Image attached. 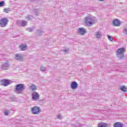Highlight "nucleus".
I'll return each instance as SVG.
<instances>
[{"mask_svg":"<svg viewBox=\"0 0 127 127\" xmlns=\"http://www.w3.org/2000/svg\"><path fill=\"white\" fill-rule=\"evenodd\" d=\"M84 23L85 25H89L91 26L93 23H94V20H93V18L91 16L86 17Z\"/></svg>","mask_w":127,"mask_h":127,"instance_id":"f257e3e1","label":"nucleus"},{"mask_svg":"<svg viewBox=\"0 0 127 127\" xmlns=\"http://www.w3.org/2000/svg\"><path fill=\"white\" fill-rule=\"evenodd\" d=\"M24 90V85L23 84H19L16 85L15 91L16 93H21V91Z\"/></svg>","mask_w":127,"mask_h":127,"instance_id":"f03ea898","label":"nucleus"},{"mask_svg":"<svg viewBox=\"0 0 127 127\" xmlns=\"http://www.w3.org/2000/svg\"><path fill=\"white\" fill-rule=\"evenodd\" d=\"M31 110L33 115H38L40 113V108L37 106L32 108Z\"/></svg>","mask_w":127,"mask_h":127,"instance_id":"7ed1b4c3","label":"nucleus"},{"mask_svg":"<svg viewBox=\"0 0 127 127\" xmlns=\"http://www.w3.org/2000/svg\"><path fill=\"white\" fill-rule=\"evenodd\" d=\"M7 22H8L7 19L2 18L0 20V25L1 27H4Z\"/></svg>","mask_w":127,"mask_h":127,"instance_id":"20e7f679","label":"nucleus"},{"mask_svg":"<svg viewBox=\"0 0 127 127\" xmlns=\"http://www.w3.org/2000/svg\"><path fill=\"white\" fill-rule=\"evenodd\" d=\"M1 85L2 86H8L9 85V81L6 80V79H3L2 80H0Z\"/></svg>","mask_w":127,"mask_h":127,"instance_id":"39448f33","label":"nucleus"},{"mask_svg":"<svg viewBox=\"0 0 127 127\" xmlns=\"http://www.w3.org/2000/svg\"><path fill=\"white\" fill-rule=\"evenodd\" d=\"M126 52V49L124 48H121L119 49L117 52V54H119V55H122V54H124L125 52Z\"/></svg>","mask_w":127,"mask_h":127,"instance_id":"423d86ee","label":"nucleus"},{"mask_svg":"<svg viewBox=\"0 0 127 127\" xmlns=\"http://www.w3.org/2000/svg\"><path fill=\"white\" fill-rule=\"evenodd\" d=\"M32 99L35 101L38 100V99H39V94L36 92H34L32 95Z\"/></svg>","mask_w":127,"mask_h":127,"instance_id":"0eeeda50","label":"nucleus"},{"mask_svg":"<svg viewBox=\"0 0 127 127\" xmlns=\"http://www.w3.org/2000/svg\"><path fill=\"white\" fill-rule=\"evenodd\" d=\"M113 25L114 26H120L121 25V22L118 19H115L113 21Z\"/></svg>","mask_w":127,"mask_h":127,"instance_id":"6e6552de","label":"nucleus"},{"mask_svg":"<svg viewBox=\"0 0 127 127\" xmlns=\"http://www.w3.org/2000/svg\"><path fill=\"white\" fill-rule=\"evenodd\" d=\"M78 33H79V34L83 35V34H85V33L86 32V30L83 28H80L78 29Z\"/></svg>","mask_w":127,"mask_h":127,"instance_id":"1a4fd4ad","label":"nucleus"},{"mask_svg":"<svg viewBox=\"0 0 127 127\" xmlns=\"http://www.w3.org/2000/svg\"><path fill=\"white\" fill-rule=\"evenodd\" d=\"M71 87L73 90H75V89L78 87V83L76 82H72L71 84Z\"/></svg>","mask_w":127,"mask_h":127,"instance_id":"9d476101","label":"nucleus"},{"mask_svg":"<svg viewBox=\"0 0 127 127\" xmlns=\"http://www.w3.org/2000/svg\"><path fill=\"white\" fill-rule=\"evenodd\" d=\"M19 48L22 51H24L27 49V46L23 45V44H21L19 46Z\"/></svg>","mask_w":127,"mask_h":127,"instance_id":"9b49d317","label":"nucleus"},{"mask_svg":"<svg viewBox=\"0 0 127 127\" xmlns=\"http://www.w3.org/2000/svg\"><path fill=\"white\" fill-rule=\"evenodd\" d=\"M108 126V124L106 123H100L98 125V127H107Z\"/></svg>","mask_w":127,"mask_h":127,"instance_id":"f8f14e48","label":"nucleus"},{"mask_svg":"<svg viewBox=\"0 0 127 127\" xmlns=\"http://www.w3.org/2000/svg\"><path fill=\"white\" fill-rule=\"evenodd\" d=\"M30 89L32 90V91H35V90L37 89V87L34 84H32L30 87Z\"/></svg>","mask_w":127,"mask_h":127,"instance_id":"ddd939ff","label":"nucleus"},{"mask_svg":"<svg viewBox=\"0 0 127 127\" xmlns=\"http://www.w3.org/2000/svg\"><path fill=\"white\" fill-rule=\"evenodd\" d=\"M114 127H123V124L120 123H116L114 124Z\"/></svg>","mask_w":127,"mask_h":127,"instance_id":"4468645a","label":"nucleus"},{"mask_svg":"<svg viewBox=\"0 0 127 127\" xmlns=\"http://www.w3.org/2000/svg\"><path fill=\"white\" fill-rule=\"evenodd\" d=\"M15 59L16 60H21V59H22V57L20 55H16Z\"/></svg>","mask_w":127,"mask_h":127,"instance_id":"2eb2a0df","label":"nucleus"},{"mask_svg":"<svg viewBox=\"0 0 127 127\" xmlns=\"http://www.w3.org/2000/svg\"><path fill=\"white\" fill-rule=\"evenodd\" d=\"M120 90H121V91H123V92H127V88L125 86H121L120 88Z\"/></svg>","mask_w":127,"mask_h":127,"instance_id":"dca6fc26","label":"nucleus"},{"mask_svg":"<svg viewBox=\"0 0 127 127\" xmlns=\"http://www.w3.org/2000/svg\"><path fill=\"white\" fill-rule=\"evenodd\" d=\"M96 36L97 38H100V37H102V35L101 34V33H100L99 32H97Z\"/></svg>","mask_w":127,"mask_h":127,"instance_id":"f3484780","label":"nucleus"},{"mask_svg":"<svg viewBox=\"0 0 127 127\" xmlns=\"http://www.w3.org/2000/svg\"><path fill=\"white\" fill-rule=\"evenodd\" d=\"M3 11L4 12H5V13H8V12H9V8H4L3 10Z\"/></svg>","mask_w":127,"mask_h":127,"instance_id":"a211bd4d","label":"nucleus"},{"mask_svg":"<svg viewBox=\"0 0 127 127\" xmlns=\"http://www.w3.org/2000/svg\"><path fill=\"white\" fill-rule=\"evenodd\" d=\"M26 25V22L23 21L21 24V26H25Z\"/></svg>","mask_w":127,"mask_h":127,"instance_id":"6ab92c4d","label":"nucleus"},{"mask_svg":"<svg viewBox=\"0 0 127 127\" xmlns=\"http://www.w3.org/2000/svg\"><path fill=\"white\" fill-rule=\"evenodd\" d=\"M4 5V2L3 1L0 2V6H3Z\"/></svg>","mask_w":127,"mask_h":127,"instance_id":"aec40b11","label":"nucleus"},{"mask_svg":"<svg viewBox=\"0 0 127 127\" xmlns=\"http://www.w3.org/2000/svg\"><path fill=\"white\" fill-rule=\"evenodd\" d=\"M108 38H109V40H110L111 41H113V39L112 37H111V36L109 35H107Z\"/></svg>","mask_w":127,"mask_h":127,"instance_id":"412c9836","label":"nucleus"},{"mask_svg":"<svg viewBox=\"0 0 127 127\" xmlns=\"http://www.w3.org/2000/svg\"><path fill=\"white\" fill-rule=\"evenodd\" d=\"M5 116H7L8 115V112L6 111L4 112Z\"/></svg>","mask_w":127,"mask_h":127,"instance_id":"4be33fe9","label":"nucleus"},{"mask_svg":"<svg viewBox=\"0 0 127 127\" xmlns=\"http://www.w3.org/2000/svg\"><path fill=\"white\" fill-rule=\"evenodd\" d=\"M124 31L125 32V34H127V28L125 29Z\"/></svg>","mask_w":127,"mask_h":127,"instance_id":"5701e85b","label":"nucleus"},{"mask_svg":"<svg viewBox=\"0 0 127 127\" xmlns=\"http://www.w3.org/2000/svg\"><path fill=\"white\" fill-rule=\"evenodd\" d=\"M100 1H103L104 0H99Z\"/></svg>","mask_w":127,"mask_h":127,"instance_id":"b1692460","label":"nucleus"},{"mask_svg":"<svg viewBox=\"0 0 127 127\" xmlns=\"http://www.w3.org/2000/svg\"><path fill=\"white\" fill-rule=\"evenodd\" d=\"M43 71H45V68L44 69V70H43Z\"/></svg>","mask_w":127,"mask_h":127,"instance_id":"393cba45","label":"nucleus"},{"mask_svg":"<svg viewBox=\"0 0 127 127\" xmlns=\"http://www.w3.org/2000/svg\"><path fill=\"white\" fill-rule=\"evenodd\" d=\"M58 119H60V117H58Z\"/></svg>","mask_w":127,"mask_h":127,"instance_id":"a878e982","label":"nucleus"},{"mask_svg":"<svg viewBox=\"0 0 127 127\" xmlns=\"http://www.w3.org/2000/svg\"><path fill=\"white\" fill-rule=\"evenodd\" d=\"M41 70H42V68H41Z\"/></svg>","mask_w":127,"mask_h":127,"instance_id":"bb28decb","label":"nucleus"}]
</instances>
